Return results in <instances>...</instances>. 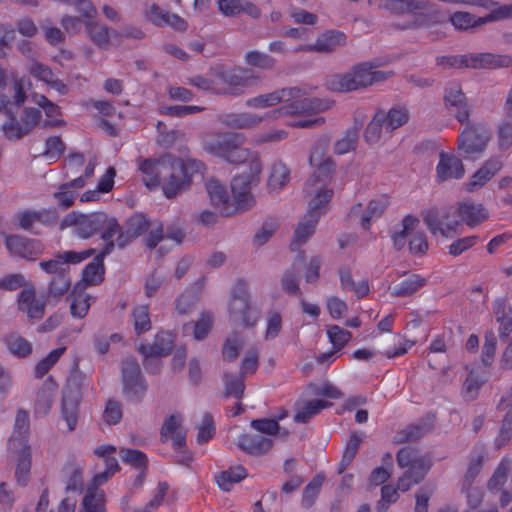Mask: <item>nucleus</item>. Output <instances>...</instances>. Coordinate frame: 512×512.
Instances as JSON below:
<instances>
[{
	"mask_svg": "<svg viewBox=\"0 0 512 512\" xmlns=\"http://www.w3.org/2000/svg\"><path fill=\"white\" fill-rule=\"evenodd\" d=\"M420 221L417 217L407 215L402 219L400 228L392 235L393 245L397 250L403 249L407 241L413 237L417 230Z\"/></svg>",
	"mask_w": 512,
	"mask_h": 512,
	"instance_id": "c756f323",
	"label": "nucleus"
},
{
	"mask_svg": "<svg viewBox=\"0 0 512 512\" xmlns=\"http://www.w3.org/2000/svg\"><path fill=\"white\" fill-rule=\"evenodd\" d=\"M314 166H316V170L307 182H313L315 185L324 184L325 186H329L332 175L335 171V162L330 157H327L320 163H316Z\"/></svg>",
	"mask_w": 512,
	"mask_h": 512,
	"instance_id": "79ce46f5",
	"label": "nucleus"
},
{
	"mask_svg": "<svg viewBox=\"0 0 512 512\" xmlns=\"http://www.w3.org/2000/svg\"><path fill=\"white\" fill-rule=\"evenodd\" d=\"M247 163V170L236 175L231 182L233 201L238 212L250 209L254 203V196L251 189L260 183L262 173V162L257 154L250 158Z\"/></svg>",
	"mask_w": 512,
	"mask_h": 512,
	"instance_id": "0eeeda50",
	"label": "nucleus"
},
{
	"mask_svg": "<svg viewBox=\"0 0 512 512\" xmlns=\"http://www.w3.org/2000/svg\"><path fill=\"white\" fill-rule=\"evenodd\" d=\"M131 320L134 331L137 335L147 332L151 329V319L148 305H137L131 312Z\"/></svg>",
	"mask_w": 512,
	"mask_h": 512,
	"instance_id": "3c124183",
	"label": "nucleus"
},
{
	"mask_svg": "<svg viewBox=\"0 0 512 512\" xmlns=\"http://www.w3.org/2000/svg\"><path fill=\"white\" fill-rule=\"evenodd\" d=\"M283 103L281 107L271 112V116H290L312 114L324 111L328 106L317 98L303 97L299 88H283L267 94H261L246 100L249 108L264 109Z\"/></svg>",
	"mask_w": 512,
	"mask_h": 512,
	"instance_id": "f03ea898",
	"label": "nucleus"
},
{
	"mask_svg": "<svg viewBox=\"0 0 512 512\" xmlns=\"http://www.w3.org/2000/svg\"><path fill=\"white\" fill-rule=\"evenodd\" d=\"M247 477L246 469L239 465L231 467L228 470L222 471L215 476L218 486L224 490L229 491L233 484L238 483Z\"/></svg>",
	"mask_w": 512,
	"mask_h": 512,
	"instance_id": "a19ab883",
	"label": "nucleus"
},
{
	"mask_svg": "<svg viewBox=\"0 0 512 512\" xmlns=\"http://www.w3.org/2000/svg\"><path fill=\"white\" fill-rule=\"evenodd\" d=\"M483 383L484 380L478 374L471 371L463 383L462 396L466 400H474L478 396Z\"/></svg>",
	"mask_w": 512,
	"mask_h": 512,
	"instance_id": "e2e57ef3",
	"label": "nucleus"
},
{
	"mask_svg": "<svg viewBox=\"0 0 512 512\" xmlns=\"http://www.w3.org/2000/svg\"><path fill=\"white\" fill-rule=\"evenodd\" d=\"M503 166L504 160L501 155L489 157L463 184V190L467 193L479 191L502 170Z\"/></svg>",
	"mask_w": 512,
	"mask_h": 512,
	"instance_id": "4468645a",
	"label": "nucleus"
},
{
	"mask_svg": "<svg viewBox=\"0 0 512 512\" xmlns=\"http://www.w3.org/2000/svg\"><path fill=\"white\" fill-rule=\"evenodd\" d=\"M359 130L360 127L358 125L347 129L341 138L334 143V152L338 155H343L354 150L358 141Z\"/></svg>",
	"mask_w": 512,
	"mask_h": 512,
	"instance_id": "49530a36",
	"label": "nucleus"
},
{
	"mask_svg": "<svg viewBox=\"0 0 512 512\" xmlns=\"http://www.w3.org/2000/svg\"><path fill=\"white\" fill-rule=\"evenodd\" d=\"M60 227L62 229L73 227L74 233L83 239H88L99 232L101 238L107 242L120 231L117 219L104 212L91 214L71 212L62 219Z\"/></svg>",
	"mask_w": 512,
	"mask_h": 512,
	"instance_id": "7ed1b4c3",
	"label": "nucleus"
},
{
	"mask_svg": "<svg viewBox=\"0 0 512 512\" xmlns=\"http://www.w3.org/2000/svg\"><path fill=\"white\" fill-rule=\"evenodd\" d=\"M116 451V447L110 444L100 445L94 449V454L104 460L105 469L114 474L120 470L117 459L112 456Z\"/></svg>",
	"mask_w": 512,
	"mask_h": 512,
	"instance_id": "5fc2aeb1",
	"label": "nucleus"
},
{
	"mask_svg": "<svg viewBox=\"0 0 512 512\" xmlns=\"http://www.w3.org/2000/svg\"><path fill=\"white\" fill-rule=\"evenodd\" d=\"M202 164L196 160H183L171 154L159 159H145L139 169L145 175L144 181L148 188L162 186L164 195L172 198L190 185L194 172Z\"/></svg>",
	"mask_w": 512,
	"mask_h": 512,
	"instance_id": "f257e3e1",
	"label": "nucleus"
},
{
	"mask_svg": "<svg viewBox=\"0 0 512 512\" xmlns=\"http://www.w3.org/2000/svg\"><path fill=\"white\" fill-rule=\"evenodd\" d=\"M497 141L500 150H507L512 146V119H505L499 123Z\"/></svg>",
	"mask_w": 512,
	"mask_h": 512,
	"instance_id": "774afa93",
	"label": "nucleus"
},
{
	"mask_svg": "<svg viewBox=\"0 0 512 512\" xmlns=\"http://www.w3.org/2000/svg\"><path fill=\"white\" fill-rule=\"evenodd\" d=\"M391 72L377 70L372 63L364 62L352 67L344 74L334 76L328 83L332 91L350 92L384 81Z\"/></svg>",
	"mask_w": 512,
	"mask_h": 512,
	"instance_id": "423d86ee",
	"label": "nucleus"
},
{
	"mask_svg": "<svg viewBox=\"0 0 512 512\" xmlns=\"http://www.w3.org/2000/svg\"><path fill=\"white\" fill-rule=\"evenodd\" d=\"M71 288V276H53L50 280L46 298L49 304H57Z\"/></svg>",
	"mask_w": 512,
	"mask_h": 512,
	"instance_id": "72a5a7b5",
	"label": "nucleus"
},
{
	"mask_svg": "<svg viewBox=\"0 0 512 512\" xmlns=\"http://www.w3.org/2000/svg\"><path fill=\"white\" fill-rule=\"evenodd\" d=\"M90 296L84 293L73 291L70 304L71 315L75 318H84L90 309Z\"/></svg>",
	"mask_w": 512,
	"mask_h": 512,
	"instance_id": "4d7b16f0",
	"label": "nucleus"
},
{
	"mask_svg": "<svg viewBox=\"0 0 512 512\" xmlns=\"http://www.w3.org/2000/svg\"><path fill=\"white\" fill-rule=\"evenodd\" d=\"M64 474L67 478L66 490L81 491L83 485L82 468L77 464H69L64 468Z\"/></svg>",
	"mask_w": 512,
	"mask_h": 512,
	"instance_id": "680f3d73",
	"label": "nucleus"
},
{
	"mask_svg": "<svg viewBox=\"0 0 512 512\" xmlns=\"http://www.w3.org/2000/svg\"><path fill=\"white\" fill-rule=\"evenodd\" d=\"M94 254V249H87L80 252L64 251L56 254L52 259L41 261L39 267L47 274L53 276H70L71 264H79Z\"/></svg>",
	"mask_w": 512,
	"mask_h": 512,
	"instance_id": "f8f14e48",
	"label": "nucleus"
},
{
	"mask_svg": "<svg viewBox=\"0 0 512 512\" xmlns=\"http://www.w3.org/2000/svg\"><path fill=\"white\" fill-rule=\"evenodd\" d=\"M427 283L426 278L418 274H410L400 283L395 285L391 291V295L395 297H408L417 292Z\"/></svg>",
	"mask_w": 512,
	"mask_h": 512,
	"instance_id": "c9c22d12",
	"label": "nucleus"
},
{
	"mask_svg": "<svg viewBox=\"0 0 512 512\" xmlns=\"http://www.w3.org/2000/svg\"><path fill=\"white\" fill-rule=\"evenodd\" d=\"M397 463L400 467L407 468L398 480V489L402 491H408L411 486L421 482L432 466L429 457L410 447L398 451Z\"/></svg>",
	"mask_w": 512,
	"mask_h": 512,
	"instance_id": "6e6552de",
	"label": "nucleus"
},
{
	"mask_svg": "<svg viewBox=\"0 0 512 512\" xmlns=\"http://www.w3.org/2000/svg\"><path fill=\"white\" fill-rule=\"evenodd\" d=\"M5 344L8 350L17 357H26L32 352L31 343L18 333H10L5 336Z\"/></svg>",
	"mask_w": 512,
	"mask_h": 512,
	"instance_id": "09e8293b",
	"label": "nucleus"
},
{
	"mask_svg": "<svg viewBox=\"0 0 512 512\" xmlns=\"http://www.w3.org/2000/svg\"><path fill=\"white\" fill-rule=\"evenodd\" d=\"M245 136L242 133L227 132L207 134L203 137V147L209 153L223 158L232 164L246 163L250 158L259 154L244 148Z\"/></svg>",
	"mask_w": 512,
	"mask_h": 512,
	"instance_id": "39448f33",
	"label": "nucleus"
},
{
	"mask_svg": "<svg viewBox=\"0 0 512 512\" xmlns=\"http://www.w3.org/2000/svg\"><path fill=\"white\" fill-rule=\"evenodd\" d=\"M485 459H486V453L483 450H481L479 452H475L472 455L469 465H468V469L464 475L463 484H462L463 490H468L472 486L475 478L478 476V474L480 473V471L482 469Z\"/></svg>",
	"mask_w": 512,
	"mask_h": 512,
	"instance_id": "8fccbe9b",
	"label": "nucleus"
},
{
	"mask_svg": "<svg viewBox=\"0 0 512 512\" xmlns=\"http://www.w3.org/2000/svg\"><path fill=\"white\" fill-rule=\"evenodd\" d=\"M494 4L492 7L487 8L490 13L486 16L479 17V22L486 25L491 22L500 21L512 18V4L499 5L496 1L491 0Z\"/></svg>",
	"mask_w": 512,
	"mask_h": 512,
	"instance_id": "6e6d98bb",
	"label": "nucleus"
},
{
	"mask_svg": "<svg viewBox=\"0 0 512 512\" xmlns=\"http://www.w3.org/2000/svg\"><path fill=\"white\" fill-rule=\"evenodd\" d=\"M47 298L39 297L32 283L25 286L17 296V308L30 321L40 320L45 314Z\"/></svg>",
	"mask_w": 512,
	"mask_h": 512,
	"instance_id": "dca6fc26",
	"label": "nucleus"
},
{
	"mask_svg": "<svg viewBox=\"0 0 512 512\" xmlns=\"http://www.w3.org/2000/svg\"><path fill=\"white\" fill-rule=\"evenodd\" d=\"M385 133H390L404 124H406L410 118L408 109L404 106H396L391 108L388 112L383 111Z\"/></svg>",
	"mask_w": 512,
	"mask_h": 512,
	"instance_id": "58836bf2",
	"label": "nucleus"
},
{
	"mask_svg": "<svg viewBox=\"0 0 512 512\" xmlns=\"http://www.w3.org/2000/svg\"><path fill=\"white\" fill-rule=\"evenodd\" d=\"M244 60L247 65L263 70H270L275 66V59L273 57L258 50L248 51L244 56Z\"/></svg>",
	"mask_w": 512,
	"mask_h": 512,
	"instance_id": "864d4df0",
	"label": "nucleus"
},
{
	"mask_svg": "<svg viewBox=\"0 0 512 512\" xmlns=\"http://www.w3.org/2000/svg\"><path fill=\"white\" fill-rule=\"evenodd\" d=\"M489 141L490 133L488 130L468 126L458 137V150L466 159L476 160L485 152Z\"/></svg>",
	"mask_w": 512,
	"mask_h": 512,
	"instance_id": "9d476101",
	"label": "nucleus"
},
{
	"mask_svg": "<svg viewBox=\"0 0 512 512\" xmlns=\"http://www.w3.org/2000/svg\"><path fill=\"white\" fill-rule=\"evenodd\" d=\"M229 315L244 327H253L258 322V315L251 312L249 293L246 282L238 280L232 289L229 302Z\"/></svg>",
	"mask_w": 512,
	"mask_h": 512,
	"instance_id": "1a4fd4ad",
	"label": "nucleus"
},
{
	"mask_svg": "<svg viewBox=\"0 0 512 512\" xmlns=\"http://www.w3.org/2000/svg\"><path fill=\"white\" fill-rule=\"evenodd\" d=\"M83 512H104V494L95 489L87 491L83 502Z\"/></svg>",
	"mask_w": 512,
	"mask_h": 512,
	"instance_id": "bf43d9fd",
	"label": "nucleus"
},
{
	"mask_svg": "<svg viewBox=\"0 0 512 512\" xmlns=\"http://www.w3.org/2000/svg\"><path fill=\"white\" fill-rule=\"evenodd\" d=\"M457 213L461 221L469 227L478 226L489 217L488 210L483 204L471 201L459 203Z\"/></svg>",
	"mask_w": 512,
	"mask_h": 512,
	"instance_id": "bb28decb",
	"label": "nucleus"
},
{
	"mask_svg": "<svg viewBox=\"0 0 512 512\" xmlns=\"http://www.w3.org/2000/svg\"><path fill=\"white\" fill-rule=\"evenodd\" d=\"M383 119V111H378L368 123L363 136L364 140L369 145L378 143L385 135H391L390 133H385V123Z\"/></svg>",
	"mask_w": 512,
	"mask_h": 512,
	"instance_id": "ea45409f",
	"label": "nucleus"
},
{
	"mask_svg": "<svg viewBox=\"0 0 512 512\" xmlns=\"http://www.w3.org/2000/svg\"><path fill=\"white\" fill-rule=\"evenodd\" d=\"M218 78L227 85L226 93L239 95L243 89L259 80L251 70L245 68H221L217 72Z\"/></svg>",
	"mask_w": 512,
	"mask_h": 512,
	"instance_id": "f3484780",
	"label": "nucleus"
},
{
	"mask_svg": "<svg viewBox=\"0 0 512 512\" xmlns=\"http://www.w3.org/2000/svg\"><path fill=\"white\" fill-rule=\"evenodd\" d=\"M173 346V339L170 333L161 332L158 333L152 344L143 345L139 351L145 359L159 358L167 355Z\"/></svg>",
	"mask_w": 512,
	"mask_h": 512,
	"instance_id": "c85d7f7f",
	"label": "nucleus"
},
{
	"mask_svg": "<svg viewBox=\"0 0 512 512\" xmlns=\"http://www.w3.org/2000/svg\"><path fill=\"white\" fill-rule=\"evenodd\" d=\"M327 336L330 343L333 346V350H335L336 352L343 349L352 338V334L350 331L338 325L331 326L327 330Z\"/></svg>",
	"mask_w": 512,
	"mask_h": 512,
	"instance_id": "13d9d810",
	"label": "nucleus"
},
{
	"mask_svg": "<svg viewBox=\"0 0 512 512\" xmlns=\"http://www.w3.org/2000/svg\"><path fill=\"white\" fill-rule=\"evenodd\" d=\"M245 136L242 133L227 132L207 134L203 137V147L209 153L223 158L232 164L246 163L250 158L259 154L244 148Z\"/></svg>",
	"mask_w": 512,
	"mask_h": 512,
	"instance_id": "20e7f679",
	"label": "nucleus"
},
{
	"mask_svg": "<svg viewBox=\"0 0 512 512\" xmlns=\"http://www.w3.org/2000/svg\"><path fill=\"white\" fill-rule=\"evenodd\" d=\"M80 399L79 387L74 381H69L63 390L61 412L70 431H73L77 425Z\"/></svg>",
	"mask_w": 512,
	"mask_h": 512,
	"instance_id": "aec40b11",
	"label": "nucleus"
},
{
	"mask_svg": "<svg viewBox=\"0 0 512 512\" xmlns=\"http://www.w3.org/2000/svg\"><path fill=\"white\" fill-rule=\"evenodd\" d=\"M65 350V347L54 349L46 357L40 360L34 369L35 377L42 378L56 364Z\"/></svg>",
	"mask_w": 512,
	"mask_h": 512,
	"instance_id": "052dcab7",
	"label": "nucleus"
},
{
	"mask_svg": "<svg viewBox=\"0 0 512 512\" xmlns=\"http://www.w3.org/2000/svg\"><path fill=\"white\" fill-rule=\"evenodd\" d=\"M207 193L211 205L223 216H230L237 213L234 201L230 200L226 188L217 180L211 179L206 184Z\"/></svg>",
	"mask_w": 512,
	"mask_h": 512,
	"instance_id": "393cba45",
	"label": "nucleus"
},
{
	"mask_svg": "<svg viewBox=\"0 0 512 512\" xmlns=\"http://www.w3.org/2000/svg\"><path fill=\"white\" fill-rule=\"evenodd\" d=\"M243 346L241 335L234 333L229 336L223 346V358L227 361H234L238 357L239 350Z\"/></svg>",
	"mask_w": 512,
	"mask_h": 512,
	"instance_id": "338daca9",
	"label": "nucleus"
},
{
	"mask_svg": "<svg viewBox=\"0 0 512 512\" xmlns=\"http://www.w3.org/2000/svg\"><path fill=\"white\" fill-rule=\"evenodd\" d=\"M41 119V112L35 108H27L24 117L20 122L12 117L11 121H7L3 125V131L9 139H20L27 135Z\"/></svg>",
	"mask_w": 512,
	"mask_h": 512,
	"instance_id": "4be33fe9",
	"label": "nucleus"
},
{
	"mask_svg": "<svg viewBox=\"0 0 512 512\" xmlns=\"http://www.w3.org/2000/svg\"><path fill=\"white\" fill-rule=\"evenodd\" d=\"M9 451L13 457L16 468L15 478L19 485H26L31 469V449L27 440L17 439L15 436L9 439Z\"/></svg>",
	"mask_w": 512,
	"mask_h": 512,
	"instance_id": "2eb2a0df",
	"label": "nucleus"
},
{
	"mask_svg": "<svg viewBox=\"0 0 512 512\" xmlns=\"http://www.w3.org/2000/svg\"><path fill=\"white\" fill-rule=\"evenodd\" d=\"M324 482V476L316 475L311 482L305 487L302 495V504L305 507H310L314 503L318 496L322 484Z\"/></svg>",
	"mask_w": 512,
	"mask_h": 512,
	"instance_id": "69168bd1",
	"label": "nucleus"
},
{
	"mask_svg": "<svg viewBox=\"0 0 512 512\" xmlns=\"http://www.w3.org/2000/svg\"><path fill=\"white\" fill-rule=\"evenodd\" d=\"M264 117L250 113H237L230 114L227 116L225 122L227 125L238 128V129H248L259 125L263 121Z\"/></svg>",
	"mask_w": 512,
	"mask_h": 512,
	"instance_id": "de8ad7c7",
	"label": "nucleus"
},
{
	"mask_svg": "<svg viewBox=\"0 0 512 512\" xmlns=\"http://www.w3.org/2000/svg\"><path fill=\"white\" fill-rule=\"evenodd\" d=\"M298 273L299 269L296 268V265L293 264L292 268L285 271L282 279H281V285L282 289L291 295H300L301 290L299 287L298 282Z\"/></svg>",
	"mask_w": 512,
	"mask_h": 512,
	"instance_id": "0e129e2a",
	"label": "nucleus"
},
{
	"mask_svg": "<svg viewBox=\"0 0 512 512\" xmlns=\"http://www.w3.org/2000/svg\"><path fill=\"white\" fill-rule=\"evenodd\" d=\"M289 179L290 171L288 167L281 161L273 163L267 180L269 192L278 193L289 182Z\"/></svg>",
	"mask_w": 512,
	"mask_h": 512,
	"instance_id": "473e14b6",
	"label": "nucleus"
},
{
	"mask_svg": "<svg viewBox=\"0 0 512 512\" xmlns=\"http://www.w3.org/2000/svg\"><path fill=\"white\" fill-rule=\"evenodd\" d=\"M114 247L115 243L113 241L107 242L100 253L95 256L93 261L86 265L82 272V278L87 285H97L103 281V259L113 251Z\"/></svg>",
	"mask_w": 512,
	"mask_h": 512,
	"instance_id": "a878e982",
	"label": "nucleus"
},
{
	"mask_svg": "<svg viewBox=\"0 0 512 512\" xmlns=\"http://www.w3.org/2000/svg\"><path fill=\"white\" fill-rule=\"evenodd\" d=\"M237 446L247 454L261 456L271 450L273 440L261 435L242 434L237 441Z\"/></svg>",
	"mask_w": 512,
	"mask_h": 512,
	"instance_id": "cd10ccee",
	"label": "nucleus"
},
{
	"mask_svg": "<svg viewBox=\"0 0 512 512\" xmlns=\"http://www.w3.org/2000/svg\"><path fill=\"white\" fill-rule=\"evenodd\" d=\"M318 219L309 217L305 214L302 221H300L295 229L294 237L291 243L292 250L298 249L301 245L306 243L315 231Z\"/></svg>",
	"mask_w": 512,
	"mask_h": 512,
	"instance_id": "4c0bfd02",
	"label": "nucleus"
},
{
	"mask_svg": "<svg viewBox=\"0 0 512 512\" xmlns=\"http://www.w3.org/2000/svg\"><path fill=\"white\" fill-rule=\"evenodd\" d=\"M496 321L499 323V336L508 337L512 332V308L507 306L504 299H497L493 304Z\"/></svg>",
	"mask_w": 512,
	"mask_h": 512,
	"instance_id": "7c9ffc66",
	"label": "nucleus"
},
{
	"mask_svg": "<svg viewBox=\"0 0 512 512\" xmlns=\"http://www.w3.org/2000/svg\"><path fill=\"white\" fill-rule=\"evenodd\" d=\"M329 406H331V403L322 399H313L303 403L302 405L297 403V411L294 415V421L297 423H307L322 409Z\"/></svg>",
	"mask_w": 512,
	"mask_h": 512,
	"instance_id": "e433bc0d",
	"label": "nucleus"
},
{
	"mask_svg": "<svg viewBox=\"0 0 512 512\" xmlns=\"http://www.w3.org/2000/svg\"><path fill=\"white\" fill-rule=\"evenodd\" d=\"M512 66V56L494 53L464 54V68L499 69Z\"/></svg>",
	"mask_w": 512,
	"mask_h": 512,
	"instance_id": "412c9836",
	"label": "nucleus"
},
{
	"mask_svg": "<svg viewBox=\"0 0 512 512\" xmlns=\"http://www.w3.org/2000/svg\"><path fill=\"white\" fill-rule=\"evenodd\" d=\"M388 205V197L380 196L372 199L364 211H362V205L360 203L354 205L351 208L350 216L354 217L359 215L362 228L368 230L370 229L371 222L379 219Z\"/></svg>",
	"mask_w": 512,
	"mask_h": 512,
	"instance_id": "b1692460",
	"label": "nucleus"
},
{
	"mask_svg": "<svg viewBox=\"0 0 512 512\" xmlns=\"http://www.w3.org/2000/svg\"><path fill=\"white\" fill-rule=\"evenodd\" d=\"M449 22L458 31H466L483 26V23L479 22V17L466 11L454 12L450 15Z\"/></svg>",
	"mask_w": 512,
	"mask_h": 512,
	"instance_id": "603ef678",
	"label": "nucleus"
},
{
	"mask_svg": "<svg viewBox=\"0 0 512 512\" xmlns=\"http://www.w3.org/2000/svg\"><path fill=\"white\" fill-rule=\"evenodd\" d=\"M123 395L131 402H140L147 391V384L141 375L135 359L128 358L122 363Z\"/></svg>",
	"mask_w": 512,
	"mask_h": 512,
	"instance_id": "9b49d317",
	"label": "nucleus"
},
{
	"mask_svg": "<svg viewBox=\"0 0 512 512\" xmlns=\"http://www.w3.org/2000/svg\"><path fill=\"white\" fill-rule=\"evenodd\" d=\"M424 221L432 234L439 233L444 237H450L459 226L452 209H445L441 214L436 210H430L424 216Z\"/></svg>",
	"mask_w": 512,
	"mask_h": 512,
	"instance_id": "a211bd4d",
	"label": "nucleus"
},
{
	"mask_svg": "<svg viewBox=\"0 0 512 512\" xmlns=\"http://www.w3.org/2000/svg\"><path fill=\"white\" fill-rule=\"evenodd\" d=\"M346 43V36L340 31H328L321 34L314 42L315 52L317 53H331L338 47L344 46Z\"/></svg>",
	"mask_w": 512,
	"mask_h": 512,
	"instance_id": "2f4dec72",
	"label": "nucleus"
},
{
	"mask_svg": "<svg viewBox=\"0 0 512 512\" xmlns=\"http://www.w3.org/2000/svg\"><path fill=\"white\" fill-rule=\"evenodd\" d=\"M338 274L342 290L352 291L358 298H362L369 293V285L366 280L358 283L354 282L350 271L347 269H339Z\"/></svg>",
	"mask_w": 512,
	"mask_h": 512,
	"instance_id": "c03bdc74",
	"label": "nucleus"
},
{
	"mask_svg": "<svg viewBox=\"0 0 512 512\" xmlns=\"http://www.w3.org/2000/svg\"><path fill=\"white\" fill-rule=\"evenodd\" d=\"M87 37L100 49H108L110 44L111 31L106 25L96 21L87 22L85 25Z\"/></svg>",
	"mask_w": 512,
	"mask_h": 512,
	"instance_id": "f704fd0d",
	"label": "nucleus"
},
{
	"mask_svg": "<svg viewBox=\"0 0 512 512\" xmlns=\"http://www.w3.org/2000/svg\"><path fill=\"white\" fill-rule=\"evenodd\" d=\"M304 193L308 203L306 215L320 220L329 210L333 190L324 184L315 185L313 182H306Z\"/></svg>",
	"mask_w": 512,
	"mask_h": 512,
	"instance_id": "ddd939ff",
	"label": "nucleus"
},
{
	"mask_svg": "<svg viewBox=\"0 0 512 512\" xmlns=\"http://www.w3.org/2000/svg\"><path fill=\"white\" fill-rule=\"evenodd\" d=\"M54 394L55 389L52 385L43 386L39 389L34 406L35 417H44L49 413L52 407Z\"/></svg>",
	"mask_w": 512,
	"mask_h": 512,
	"instance_id": "37998d69",
	"label": "nucleus"
},
{
	"mask_svg": "<svg viewBox=\"0 0 512 512\" xmlns=\"http://www.w3.org/2000/svg\"><path fill=\"white\" fill-rule=\"evenodd\" d=\"M32 100L35 104H37L39 107H41L48 118L50 120L45 121L44 126H58L62 124V120L58 119L57 117L60 115V109L59 107L51 102L46 96L42 94H34L32 96Z\"/></svg>",
	"mask_w": 512,
	"mask_h": 512,
	"instance_id": "a18cd8bd",
	"label": "nucleus"
},
{
	"mask_svg": "<svg viewBox=\"0 0 512 512\" xmlns=\"http://www.w3.org/2000/svg\"><path fill=\"white\" fill-rule=\"evenodd\" d=\"M5 246L12 255L28 260L35 259L43 251V245L38 240L27 239L19 235L7 236Z\"/></svg>",
	"mask_w": 512,
	"mask_h": 512,
	"instance_id": "5701e85b",
	"label": "nucleus"
},
{
	"mask_svg": "<svg viewBox=\"0 0 512 512\" xmlns=\"http://www.w3.org/2000/svg\"><path fill=\"white\" fill-rule=\"evenodd\" d=\"M465 174L462 160L452 153L441 152L436 165L435 180L444 183L452 180H460Z\"/></svg>",
	"mask_w": 512,
	"mask_h": 512,
	"instance_id": "6ab92c4d",
	"label": "nucleus"
}]
</instances>
